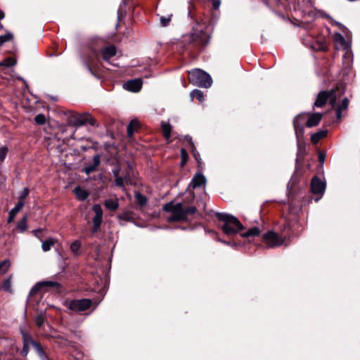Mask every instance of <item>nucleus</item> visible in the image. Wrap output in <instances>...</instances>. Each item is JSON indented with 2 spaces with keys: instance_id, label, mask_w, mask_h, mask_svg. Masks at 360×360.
Masks as SVG:
<instances>
[{
  "instance_id": "2f4dec72",
  "label": "nucleus",
  "mask_w": 360,
  "mask_h": 360,
  "mask_svg": "<svg viewBox=\"0 0 360 360\" xmlns=\"http://www.w3.org/2000/svg\"><path fill=\"white\" fill-rule=\"evenodd\" d=\"M16 60L12 57L6 58L4 60L0 62V66L12 67L15 65Z\"/></svg>"
},
{
  "instance_id": "aec40b11",
  "label": "nucleus",
  "mask_w": 360,
  "mask_h": 360,
  "mask_svg": "<svg viewBox=\"0 0 360 360\" xmlns=\"http://www.w3.org/2000/svg\"><path fill=\"white\" fill-rule=\"evenodd\" d=\"M74 193L76 195L77 199L79 200H86L89 195V192L86 190L82 188L80 186H77L74 189Z\"/></svg>"
},
{
  "instance_id": "8fccbe9b",
  "label": "nucleus",
  "mask_w": 360,
  "mask_h": 360,
  "mask_svg": "<svg viewBox=\"0 0 360 360\" xmlns=\"http://www.w3.org/2000/svg\"><path fill=\"white\" fill-rule=\"evenodd\" d=\"M85 65L89 70V72L94 76L96 77V74L95 73L94 70L92 69L89 62H85Z\"/></svg>"
},
{
  "instance_id": "f3484780",
  "label": "nucleus",
  "mask_w": 360,
  "mask_h": 360,
  "mask_svg": "<svg viewBox=\"0 0 360 360\" xmlns=\"http://www.w3.org/2000/svg\"><path fill=\"white\" fill-rule=\"evenodd\" d=\"M349 103V101L347 98H345L339 103V120L347 115Z\"/></svg>"
},
{
  "instance_id": "a18cd8bd",
  "label": "nucleus",
  "mask_w": 360,
  "mask_h": 360,
  "mask_svg": "<svg viewBox=\"0 0 360 360\" xmlns=\"http://www.w3.org/2000/svg\"><path fill=\"white\" fill-rule=\"evenodd\" d=\"M124 178L120 176H115V185L119 186V187H124Z\"/></svg>"
},
{
  "instance_id": "393cba45",
  "label": "nucleus",
  "mask_w": 360,
  "mask_h": 360,
  "mask_svg": "<svg viewBox=\"0 0 360 360\" xmlns=\"http://www.w3.org/2000/svg\"><path fill=\"white\" fill-rule=\"evenodd\" d=\"M162 130L166 140L169 141L171 136L172 126L167 122H162Z\"/></svg>"
},
{
  "instance_id": "6e6d98bb",
  "label": "nucleus",
  "mask_w": 360,
  "mask_h": 360,
  "mask_svg": "<svg viewBox=\"0 0 360 360\" xmlns=\"http://www.w3.org/2000/svg\"><path fill=\"white\" fill-rule=\"evenodd\" d=\"M86 123L94 126L96 124V120L88 115V121H86Z\"/></svg>"
},
{
  "instance_id": "37998d69",
  "label": "nucleus",
  "mask_w": 360,
  "mask_h": 360,
  "mask_svg": "<svg viewBox=\"0 0 360 360\" xmlns=\"http://www.w3.org/2000/svg\"><path fill=\"white\" fill-rule=\"evenodd\" d=\"M8 148L6 146H3L0 148V162H3L6 158V156L8 153Z\"/></svg>"
},
{
  "instance_id": "412c9836",
  "label": "nucleus",
  "mask_w": 360,
  "mask_h": 360,
  "mask_svg": "<svg viewBox=\"0 0 360 360\" xmlns=\"http://www.w3.org/2000/svg\"><path fill=\"white\" fill-rule=\"evenodd\" d=\"M22 208V203L21 202H18L16 204V205L11 210V211L9 212V214H8V223H11V221H13L15 217L16 216V214L20 212V210Z\"/></svg>"
},
{
  "instance_id": "4d7b16f0",
  "label": "nucleus",
  "mask_w": 360,
  "mask_h": 360,
  "mask_svg": "<svg viewBox=\"0 0 360 360\" xmlns=\"http://www.w3.org/2000/svg\"><path fill=\"white\" fill-rule=\"evenodd\" d=\"M40 232H41V231H40V230H35V231H33V233H34V236H35L36 237H37V238H39V233Z\"/></svg>"
},
{
  "instance_id": "864d4df0",
  "label": "nucleus",
  "mask_w": 360,
  "mask_h": 360,
  "mask_svg": "<svg viewBox=\"0 0 360 360\" xmlns=\"http://www.w3.org/2000/svg\"><path fill=\"white\" fill-rule=\"evenodd\" d=\"M30 345H24L23 344V347H22V354L24 355V356H26L29 352V346Z\"/></svg>"
},
{
  "instance_id": "b1692460",
  "label": "nucleus",
  "mask_w": 360,
  "mask_h": 360,
  "mask_svg": "<svg viewBox=\"0 0 360 360\" xmlns=\"http://www.w3.org/2000/svg\"><path fill=\"white\" fill-rule=\"evenodd\" d=\"M326 134H327V131H323V130H321V131H317L314 134H313L311 136V141L314 143V144H316L319 142V141L324 138L326 136Z\"/></svg>"
},
{
  "instance_id": "6e6552de",
  "label": "nucleus",
  "mask_w": 360,
  "mask_h": 360,
  "mask_svg": "<svg viewBox=\"0 0 360 360\" xmlns=\"http://www.w3.org/2000/svg\"><path fill=\"white\" fill-rule=\"evenodd\" d=\"M263 241L270 248L280 246L283 243V239L280 238L274 231H268L262 236Z\"/></svg>"
},
{
  "instance_id": "9b49d317",
  "label": "nucleus",
  "mask_w": 360,
  "mask_h": 360,
  "mask_svg": "<svg viewBox=\"0 0 360 360\" xmlns=\"http://www.w3.org/2000/svg\"><path fill=\"white\" fill-rule=\"evenodd\" d=\"M307 112H302L297 115L293 120V127L295 133L297 134L298 132L303 133L304 131V123L306 124L307 121Z\"/></svg>"
},
{
  "instance_id": "cd10ccee",
  "label": "nucleus",
  "mask_w": 360,
  "mask_h": 360,
  "mask_svg": "<svg viewBox=\"0 0 360 360\" xmlns=\"http://www.w3.org/2000/svg\"><path fill=\"white\" fill-rule=\"evenodd\" d=\"M56 243V239L50 238L42 243L41 248L44 252L49 251Z\"/></svg>"
},
{
  "instance_id": "a878e982",
  "label": "nucleus",
  "mask_w": 360,
  "mask_h": 360,
  "mask_svg": "<svg viewBox=\"0 0 360 360\" xmlns=\"http://www.w3.org/2000/svg\"><path fill=\"white\" fill-rule=\"evenodd\" d=\"M33 347L41 360H49L40 343H34Z\"/></svg>"
},
{
  "instance_id": "de8ad7c7",
  "label": "nucleus",
  "mask_w": 360,
  "mask_h": 360,
  "mask_svg": "<svg viewBox=\"0 0 360 360\" xmlns=\"http://www.w3.org/2000/svg\"><path fill=\"white\" fill-rule=\"evenodd\" d=\"M0 37L4 44L6 41H11L13 39V36L11 33H6L4 35L0 36Z\"/></svg>"
},
{
  "instance_id": "603ef678",
  "label": "nucleus",
  "mask_w": 360,
  "mask_h": 360,
  "mask_svg": "<svg viewBox=\"0 0 360 360\" xmlns=\"http://www.w3.org/2000/svg\"><path fill=\"white\" fill-rule=\"evenodd\" d=\"M120 167L119 165H117L113 169H112V174L114 177L120 176Z\"/></svg>"
},
{
  "instance_id": "c756f323",
  "label": "nucleus",
  "mask_w": 360,
  "mask_h": 360,
  "mask_svg": "<svg viewBox=\"0 0 360 360\" xmlns=\"http://www.w3.org/2000/svg\"><path fill=\"white\" fill-rule=\"evenodd\" d=\"M135 199L141 207L145 206L148 201L146 197L139 192L135 193Z\"/></svg>"
},
{
  "instance_id": "39448f33",
  "label": "nucleus",
  "mask_w": 360,
  "mask_h": 360,
  "mask_svg": "<svg viewBox=\"0 0 360 360\" xmlns=\"http://www.w3.org/2000/svg\"><path fill=\"white\" fill-rule=\"evenodd\" d=\"M337 98V91L335 88L329 91H322L318 94L313 108H323L327 103H329L333 108L335 109Z\"/></svg>"
},
{
  "instance_id": "49530a36",
  "label": "nucleus",
  "mask_w": 360,
  "mask_h": 360,
  "mask_svg": "<svg viewBox=\"0 0 360 360\" xmlns=\"http://www.w3.org/2000/svg\"><path fill=\"white\" fill-rule=\"evenodd\" d=\"M171 17L172 15H169L168 17H161L160 18V22L162 26L165 27L169 25V22L171 21Z\"/></svg>"
},
{
  "instance_id": "a19ab883",
  "label": "nucleus",
  "mask_w": 360,
  "mask_h": 360,
  "mask_svg": "<svg viewBox=\"0 0 360 360\" xmlns=\"http://www.w3.org/2000/svg\"><path fill=\"white\" fill-rule=\"evenodd\" d=\"M81 243L78 240H75L70 245V249L74 253H77L80 249Z\"/></svg>"
},
{
  "instance_id": "9d476101",
  "label": "nucleus",
  "mask_w": 360,
  "mask_h": 360,
  "mask_svg": "<svg viewBox=\"0 0 360 360\" xmlns=\"http://www.w3.org/2000/svg\"><path fill=\"white\" fill-rule=\"evenodd\" d=\"M190 39L199 46H205L209 41L208 37L202 31H194L191 34Z\"/></svg>"
},
{
  "instance_id": "58836bf2",
  "label": "nucleus",
  "mask_w": 360,
  "mask_h": 360,
  "mask_svg": "<svg viewBox=\"0 0 360 360\" xmlns=\"http://www.w3.org/2000/svg\"><path fill=\"white\" fill-rule=\"evenodd\" d=\"M42 289V286L40 284V282H38L37 284H35L30 290V296L32 297L34 296L36 294L38 293V292Z\"/></svg>"
},
{
  "instance_id": "72a5a7b5",
  "label": "nucleus",
  "mask_w": 360,
  "mask_h": 360,
  "mask_svg": "<svg viewBox=\"0 0 360 360\" xmlns=\"http://www.w3.org/2000/svg\"><path fill=\"white\" fill-rule=\"evenodd\" d=\"M17 229L20 232H24L27 230V216H24L22 219L17 224Z\"/></svg>"
},
{
  "instance_id": "7c9ffc66",
  "label": "nucleus",
  "mask_w": 360,
  "mask_h": 360,
  "mask_svg": "<svg viewBox=\"0 0 360 360\" xmlns=\"http://www.w3.org/2000/svg\"><path fill=\"white\" fill-rule=\"evenodd\" d=\"M191 97L192 99L196 98L199 102L202 103L204 101L203 92L198 89H195L191 92Z\"/></svg>"
},
{
  "instance_id": "4c0bfd02",
  "label": "nucleus",
  "mask_w": 360,
  "mask_h": 360,
  "mask_svg": "<svg viewBox=\"0 0 360 360\" xmlns=\"http://www.w3.org/2000/svg\"><path fill=\"white\" fill-rule=\"evenodd\" d=\"M119 218L120 219L124 220L126 221H130L133 220L134 217L131 212H124L119 215Z\"/></svg>"
},
{
  "instance_id": "3c124183",
  "label": "nucleus",
  "mask_w": 360,
  "mask_h": 360,
  "mask_svg": "<svg viewBox=\"0 0 360 360\" xmlns=\"http://www.w3.org/2000/svg\"><path fill=\"white\" fill-rule=\"evenodd\" d=\"M189 144L191 145V150H192V153L193 154V156L194 158L197 160H198V155L195 154V146H194V143H193L192 140H191V138L189 139Z\"/></svg>"
},
{
  "instance_id": "ea45409f",
  "label": "nucleus",
  "mask_w": 360,
  "mask_h": 360,
  "mask_svg": "<svg viewBox=\"0 0 360 360\" xmlns=\"http://www.w3.org/2000/svg\"><path fill=\"white\" fill-rule=\"evenodd\" d=\"M45 320H46V317L43 314H40L37 315L35 319L36 325L39 328L43 326V324L44 323Z\"/></svg>"
},
{
  "instance_id": "0eeeda50",
  "label": "nucleus",
  "mask_w": 360,
  "mask_h": 360,
  "mask_svg": "<svg viewBox=\"0 0 360 360\" xmlns=\"http://www.w3.org/2000/svg\"><path fill=\"white\" fill-rule=\"evenodd\" d=\"M326 190V184L317 176L312 178L311 181V191L316 195L315 201H319L323 196Z\"/></svg>"
},
{
  "instance_id": "7ed1b4c3",
  "label": "nucleus",
  "mask_w": 360,
  "mask_h": 360,
  "mask_svg": "<svg viewBox=\"0 0 360 360\" xmlns=\"http://www.w3.org/2000/svg\"><path fill=\"white\" fill-rule=\"evenodd\" d=\"M217 217L219 221L224 222L221 229L228 236L235 235L244 229L240 221L233 215L217 213Z\"/></svg>"
},
{
  "instance_id": "09e8293b",
  "label": "nucleus",
  "mask_w": 360,
  "mask_h": 360,
  "mask_svg": "<svg viewBox=\"0 0 360 360\" xmlns=\"http://www.w3.org/2000/svg\"><path fill=\"white\" fill-rule=\"evenodd\" d=\"M85 65L89 70V72L94 76L96 77V74L95 73L94 70L92 69L89 62H85Z\"/></svg>"
},
{
  "instance_id": "13d9d810",
  "label": "nucleus",
  "mask_w": 360,
  "mask_h": 360,
  "mask_svg": "<svg viewBox=\"0 0 360 360\" xmlns=\"http://www.w3.org/2000/svg\"><path fill=\"white\" fill-rule=\"evenodd\" d=\"M5 16L4 11L0 9V20H2Z\"/></svg>"
},
{
  "instance_id": "f704fd0d",
  "label": "nucleus",
  "mask_w": 360,
  "mask_h": 360,
  "mask_svg": "<svg viewBox=\"0 0 360 360\" xmlns=\"http://www.w3.org/2000/svg\"><path fill=\"white\" fill-rule=\"evenodd\" d=\"M22 335L24 345H31L32 347H34V343H38V342L33 340L32 338L25 332H22Z\"/></svg>"
},
{
  "instance_id": "f257e3e1",
  "label": "nucleus",
  "mask_w": 360,
  "mask_h": 360,
  "mask_svg": "<svg viewBox=\"0 0 360 360\" xmlns=\"http://www.w3.org/2000/svg\"><path fill=\"white\" fill-rule=\"evenodd\" d=\"M162 209L165 212L171 213L167 218L168 222L186 221L188 215L193 214L197 211L194 206L184 208L182 203H174V201L165 204Z\"/></svg>"
},
{
  "instance_id": "bf43d9fd",
  "label": "nucleus",
  "mask_w": 360,
  "mask_h": 360,
  "mask_svg": "<svg viewBox=\"0 0 360 360\" xmlns=\"http://www.w3.org/2000/svg\"><path fill=\"white\" fill-rule=\"evenodd\" d=\"M333 37H334V40L335 41H338V33L337 32L334 33Z\"/></svg>"
},
{
  "instance_id": "2eb2a0df",
  "label": "nucleus",
  "mask_w": 360,
  "mask_h": 360,
  "mask_svg": "<svg viewBox=\"0 0 360 360\" xmlns=\"http://www.w3.org/2000/svg\"><path fill=\"white\" fill-rule=\"evenodd\" d=\"M116 53V47L113 45L106 46L101 51L103 59L106 62H108L112 57L115 56Z\"/></svg>"
},
{
  "instance_id": "4468645a",
  "label": "nucleus",
  "mask_w": 360,
  "mask_h": 360,
  "mask_svg": "<svg viewBox=\"0 0 360 360\" xmlns=\"http://www.w3.org/2000/svg\"><path fill=\"white\" fill-rule=\"evenodd\" d=\"M124 87L129 91L137 92L140 91L142 87V80L141 79H136L128 81L124 84Z\"/></svg>"
},
{
  "instance_id": "79ce46f5",
  "label": "nucleus",
  "mask_w": 360,
  "mask_h": 360,
  "mask_svg": "<svg viewBox=\"0 0 360 360\" xmlns=\"http://www.w3.org/2000/svg\"><path fill=\"white\" fill-rule=\"evenodd\" d=\"M34 121L38 124H44L46 122V117L43 114H38L35 116Z\"/></svg>"
},
{
  "instance_id": "bb28decb",
  "label": "nucleus",
  "mask_w": 360,
  "mask_h": 360,
  "mask_svg": "<svg viewBox=\"0 0 360 360\" xmlns=\"http://www.w3.org/2000/svg\"><path fill=\"white\" fill-rule=\"evenodd\" d=\"M260 233H261V231L258 227H253V228L250 229L246 232L243 233L241 234V236L243 238L257 236H259L260 234Z\"/></svg>"
},
{
  "instance_id": "c85d7f7f",
  "label": "nucleus",
  "mask_w": 360,
  "mask_h": 360,
  "mask_svg": "<svg viewBox=\"0 0 360 360\" xmlns=\"http://www.w3.org/2000/svg\"><path fill=\"white\" fill-rule=\"evenodd\" d=\"M11 266V262L9 259H4L0 262V275L5 274Z\"/></svg>"
},
{
  "instance_id": "5701e85b",
  "label": "nucleus",
  "mask_w": 360,
  "mask_h": 360,
  "mask_svg": "<svg viewBox=\"0 0 360 360\" xmlns=\"http://www.w3.org/2000/svg\"><path fill=\"white\" fill-rule=\"evenodd\" d=\"M104 205L108 210L115 211L118 208L119 203L117 199H108L104 202Z\"/></svg>"
},
{
  "instance_id": "4be33fe9",
  "label": "nucleus",
  "mask_w": 360,
  "mask_h": 360,
  "mask_svg": "<svg viewBox=\"0 0 360 360\" xmlns=\"http://www.w3.org/2000/svg\"><path fill=\"white\" fill-rule=\"evenodd\" d=\"M139 127V123L136 120H133L130 122L127 127V135L129 137H131L134 133V131L137 130Z\"/></svg>"
},
{
  "instance_id": "6ab92c4d",
  "label": "nucleus",
  "mask_w": 360,
  "mask_h": 360,
  "mask_svg": "<svg viewBox=\"0 0 360 360\" xmlns=\"http://www.w3.org/2000/svg\"><path fill=\"white\" fill-rule=\"evenodd\" d=\"M205 184V178L201 174H196L193 177L192 182H191L193 188L200 187L202 185H204Z\"/></svg>"
},
{
  "instance_id": "c9c22d12",
  "label": "nucleus",
  "mask_w": 360,
  "mask_h": 360,
  "mask_svg": "<svg viewBox=\"0 0 360 360\" xmlns=\"http://www.w3.org/2000/svg\"><path fill=\"white\" fill-rule=\"evenodd\" d=\"M29 193H30V191L27 188H25L20 193V196H19V200H18V202H21L22 203V207L24 206L25 205V199L27 198V197L29 195Z\"/></svg>"
},
{
  "instance_id": "423d86ee",
  "label": "nucleus",
  "mask_w": 360,
  "mask_h": 360,
  "mask_svg": "<svg viewBox=\"0 0 360 360\" xmlns=\"http://www.w3.org/2000/svg\"><path fill=\"white\" fill-rule=\"evenodd\" d=\"M92 304L91 299L72 300L67 301L65 306L70 310L79 312L89 309Z\"/></svg>"
},
{
  "instance_id": "f03ea898",
  "label": "nucleus",
  "mask_w": 360,
  "mask_h": 360,
  "mask_svg": "<svg viewBox=\"0 0 360 360\" xmlns=\"http://www.w3.org/2000/svg\"><path fill=\"white\" fill-rule=\"evenodd\" d=\"M339 44L341 45L344 53L342 54V64L345 69L351 68L353 56L351 50L352 33L345 26L339 23Z\"/></svg>"
},
{
  "instance_id": "dca6fc26",
  "label": "nucleus",
  "mask_w": 360,
  "mask_h": 360,
  "mask_svg": "<svg viewBox=\"0 0 360 360\" xmlns=\"http://www.w3.org/2000/svg\"><path fill=\"white\" fill-rule=\"evenodd\" d=\"M94 163L91 165H88L84 169V172L86 174H90L91 173L95 172L97 169V167L99 166L101 163V157L99 155H96L93 158Z\"/></svg>"
},
{
  "instance_id": "a211bd4d",
  "label": "nucleus",
  "mask_w": 360,
  "mask_h": 360,
  "mask_svg": "<svg viewBox=\"0 0 360 360\" xmlns=\"http://www.w3.org/2000/svg\"><path fill=\"white\" fill-rule=\"evenodd\" d=\"M88 121V115L76 114L72 117V122L75 126H82L86 124Z\"/></svg>"
},
{
  "instance_id": "5fc2aeb1",
  "label": "nucleus",
  "mask_w": 360,
  "mask_h": 360,
  "mask_svg": "<svg viewBox=\"0 0 360 360\" xmlns=\"http://www.w3.org/2000/svg\"><path fill=\"white\" fill-rule=\"evenodd\" d=\"M325 158H326V155L323 153L320 152L319 154V160L321 164H323V162L325 161Z\"/></svg>"
},
{
  "instance_id": "e433bc0d",
  "label": "nucleus",
  "mask_w": 360,
  "mask_h": 360,
  "mask_svg": "<svg viewBox=\"0 0 360 360\" xmlns=\"http://www.w3.org/2000/svg\"><path fill=\"white\" fill-rule=\"evenodd\" d=\"M2 288L4 290L8 292L11 293L13 292L11 276L4 281Z\"/></svg>"
},
{
  "instance_id": "ddd939ff",
  "label": "nucleus",
  "mask_w": 360,
  "mask_h": 360,
  "mask_svg": "<svg viewBox=\"0 0 360 360\" xmlns=\"http://www.w3.org/2000/svg\"><path fill=\"white\" fill-rule=\"evenodd\" d=\"M48 339L52 340L53 342L60 347H67L70 345V341L60 335H47Z\"/></svg>"
},
{
  "instance_id": "f8f14e48",
  "label": "nucleus",
  "mask_w": 360,
  "mask_h": 360,
  "mask_svg": "<svg viewBox=\"0 0 360 360\" xmlns=\"http://www.w3.org/2000/svg\"><path fill=\"white\" fill-rule=\"evenodd\" d=\"M308 118L306 121V126L309 128L317 126L323 117L320 112L307 113Z\"/></svg>"
},
{
  "instance_id": "c03bdc74",
  "label": "nucleus",
  "mask_w": 360,
  "mask_h": 360,
  "mask_svg": "<svg viewBox=\"0 0 360 360\" xmlns=\"http://www.w3.org/2000/svg\"><path fill=\"white\" fill-rule=\"evenodd\" d=\"M181 165L183 166L186 162V161L188 158V153L184 148L181 149Z\"/></svg>"
},
{
  "instance_id": "1a4fd4ad",
  "label": "nucleus",
  "mask_w": 360,
  "mask_h": 360,
  "mask_svg": "<svg viewBox=\"0 0 360 360\" xmlns=\"http://www.w3.org/2000/svg\"><path fill=\"white\" fill-rule=\"evenodd\" d=\"M92 209H93L94 212H95V216L93 218L92 232L96 233L100 228V226L102 223L103 210H102L101 206L98 204L94 205Z\"/></svg>"
},
{
  "instance_id": "20e7f679",
  "label": "nucleus",
  "mask_w": 360,
  "mask_h": 360,
  "mask_svg": "<svg viewBox=\"0 0 360 360\" xmlns=\"http://www.w3.org/2000/svg\"><path fill=\"white\" fill-rule=\"evenodd\" d=\"M188 79L191 83L200 87L209 88L212 84L210 75L200 69L188 71Z\"/></svg>"
},
{
  "instance_id": "473e14b6",
  "label": "nucleus",
  "mask_w": 360,
  "mask_h": 360,
  "mask_svg": "<svg viewBox=\"0 0 360 360\" xmlns=\"http://www.w3.org/2000/svg\"><path fill=\"white\" fill-rule=\"evenodd\" d=\"M40 284L42 286V288H59L60 287V284L56 281H41Z\"/></svg>"
}]
</instances>
